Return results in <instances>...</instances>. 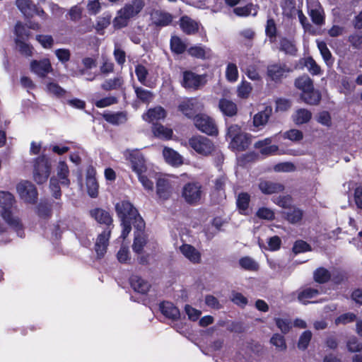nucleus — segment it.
I'll return each instance as SVG.
<instances>
[{"instance_id":"f257e3e1","label":"nucleus","mask_w":362,"mask_h":362,"mask_svg":"<svg viewBox=\"0 0 362 362\" xmlns=\"http://www.w3.org/2000/svg\"><path fill=\"white\" fill-rule=\"evenodd\" d=\"M115 211L122 226H142L145 224L136 209L129 202H117L115 204Z\"/></svg>"},{"instance_id":"f03ea898","label":"nucleus","mask_w":362,"mask_h":362,"mask_svg":"<svg viewBox=\"0 0 362 362\" xmlns=\"http://www.w3.org/2000/svg\"><path fill=\"white\" fill-rule=\"evenodd\" d=\"M144 1L143 0H132L121 8L113 19L114 28L119 29L126 27L131 18L136 16L144 8Z\"/></svg>"},{"instance_id":"7ed1b4c3","label":"nucleus","mask_w":362,"mask_h":362,"mask_svg":"<svg viewBox=\"0 0 362 362\" xmlns=\"http://www.w3.org/2000/svg\"><path fill=\"white\" fill-rule=\"evenodd\" d=\"M15 203L16 199L13 194L7 191H0L1 216L6 223L11 226H18L21 224L20 218L11 210Z\"/></svg>"},{"instance_id":"20e7f679","label":"nucleus","mask_w":362,"mask_h":362,"mask_svg":"<svg viewBox=\"0 0 362 362\" xmlns=\"http://www.w3.org/2000/svg\"><path fill=\"white\" fill-rule=\"evenodd\" d=\"M57 175L50 178L49 188L54 198L59 199L62 195L59 183L68 187L70 184L69 179V170L68 165L64 161H59L57 166Z\"/></svg>"},{"instance_id":"39448f33","label":"nucleus","mask_w":362,"mask_h":362,"mask_svg":"<svg viewBox=\"0 0 362 362\" xmlns=\"http://www.w3.org/2000/svg\"><path fill=\"white\" fill-rule=\"evenodd\" d=\"M227 136L231 140L230 147L236 151L245 150L250 143L248 134L243 132L240 127L237 124L228 127Z\"/></svg>"},{"instance_id":"423d86ee","label":"nucleus","mask_w":362,"mask_h":362,"mask_svg":"<svg viewBox=\"0 0 362 362\" xmlns=\"http://www.w3.org/2000/svg\"><path fill=\"white\" fill-rule=\"evenodd\" d=\"M51 170V164L49 159L45 156L35 159L33 169V179L38 184L47 182Z\"/></svg>"},{"instance_id":"0eeeda50","label":"nucleus","mask_w":362,"mask_h":362,"mask_svg":"<svg viewBox=\"0 0 362 362\" xmlns=\"http://www.w3.org/2000/svg\"><path fill=\"white\" fill-rule=\"evenodd\" d=\"M202 185L198 182L186 183L182 189V197L189 204H198L202 197Z\"/></svg>"},{"instance_id":"6e6552de","label":"nucleus","mask_w":362,"mask_h":362,"mask_svg":"<svg viewBox=\"0 0 362 362\" xmlns=\"http://www.w3.org/2000/svg\"><path fill=\"white\" fill-rule=\"evenodd\" d=\"M16 192L20 198L27 204H34L37 201V191L35 186L28 180H23L16 185Z\"/></svg>"},{"instance_id":"1a4fd4ad","label":"nucleus","mask_w":362,"mask_h":362,"mask_svg":"<svg viewBox=\"0 0 362 362\" xmlns=\"http://www.w3.org/2000/svg\"><path fill=\"white\" fill-rule=\"evenodd\" d=\"M16 6L27 18H33L35 15L46 20L48 17L45 11L31 0H16Z\"/></svg>"},{"instance_id":"9d476101","label":"nucleus","mask_w":362,"mask_h":362,"mask_svg":"<svg viewBox=\"0 0 362 362\" xmlns=\"http://www.w3.org/2000/svg\"><path fill=\"white\" fill-rule=\"evenodd\" d=\"M189 146L198 153L207 156L214 149L213 142L203 136H195L189 139Z\"/></svg>"},{"instance_id":"9b49d317","label":"nucleus","mask_w":362,"mask_h":362,"mask_svg":"<svg viewBox=\"0 0 362 362\" xmlns=\"http://www.w3.org/2000/svg\"><path fill=\"white\" fill-rule=\"evenodd\" d=\"M127 158L131 163L132 170L138 175L147 172L146 160L141 153L134 150L126 153Z\"/></svg>"},{"instance_id":"f8f14e48","label":"nucleus","mask_w":362,"mask_h":362,"mask_svg":"<svg viewBox=\"0 0 362 362\" xmlns=\"http://www.w3.org/2000/svg\"><path fill=\"white\" fill-rule=\"evenodd\" d=\"M194 120L196 127L201 132L209 135L217 134V127L214 120L209 116L206 115H197Z\"/></svg>"},{"instance_id":"ddd939ff","label":"nucleus","mask_w":362,"mask_h":362,"mask_svg":"<svg viewBox=\"0 0 362 362\" xmlns=\"http://www.w3.org/2000/svg\"><path fill=\"white\" fill-rule=\"evenodd\" d=\"M308 8L312 21L317 25H322L325 22V17L324 11L320 4L317 0H310L308 1Z\"/></svg>"},{"instance_id":"4468645a","label":"nucleus","mask_w":362,"mask_h":362,"mask_svg":"<svg viewBox=\"0 0 362 362\" xmlns=\"http://www.w3.org/2000/svg\"><path fill=\"white\" fill-rule=\"evenodd\" d=\"M290 71L285 64L274 63L267 66V76L275 82L280 81Z\"/></svg>"},{"instance_id":"2eb2a0df","label":"nucleus","mask_w":362,"mask_h":362,"mask_svg":"<svg viewBox=\"0 0 362 362\" xmlns=\"http://www.w3.org/2000/svg\"><path fill=\"white\" fill-rule=\"evenodd\" d=\"M111 231L107 228L99 233L95 244V250L98 259H101L106 253Z\"/></svg>"},{"instance_id":"dca6fc26","label":"nucleus","mask_w":362,"mask_h":362,"mask_svg":"<svg viewBox=\"0 0 362 362\" xmlns=\"http://www.w3.org/2000/svg\"><path fill=\"white\" fill-rule=\"evenodd\" d=\"M30 67L32 72L42 78L52 71V66L48 59L33 60L30 62Z\"/></svg>"},{"instance_id":"f3484780","label":"nucleus","mask_w":362,"mask_h":362,"mask_svg":"<svg viewBox=\"0 0 362 362\" xmlns=\"http://www.w3.org/2000/svg\"><path fill=\"white\" fill-rule=\"evenodd\" d=\"M202 107V104L196 98L186 99L179 105V110L188 117H192L195 112L201 110Z\"/></svg>"},{"instance_id":"a211bd4d","label":"nucleus","mask_w":362,"mask_h":362,"mask_svg":"<svg viewBox=\"0 0 362 362\" xmlns=\"http://www.w3.org/2000/svg\"><path fill=\"white\" fill-rule=\"evenodd\" d=\"M203 77L192 71H185L183 73L182 86L186 88L198 89L203 86Z\"/></svg>"},{"instance_id":"6ab92c4d","label":"nucleus","mask_w":362,"mask_h":362,"mask_svg":"<svg viewBox=\"0 0 362 362\" xmlns=\"http://www.w3.org/2000/svg\"><path fill=\"white\" fill-rule=\"evenodd\" d=\"M258 188L262 194L267 195L279 193L284 189V187L281 184L266 180L259 181Z\"/></svg>"},{"instance_id":"aec40b11","label":"nucleus","mask_w":362,"mask_h":362,"mask_svg":"<svg viewBox=\"0 0 362 362\" xmlns=\"http://www.w3.org/2000/svg\"><path fill=\"white\" fill-rule=\"evenodd\" d=\"M156 192L160 199H169L173 192L171 182L166 178H159L156 183Z\"/></svg>"},{"instance_id":"412c9836","label":"nucleus","mask_w":362,"mask_h":362,"mask_svg":"<svg viewBox=\"0 0 362 362\" xmlns=\"http://www.w3.org/2000/svg\"><path fill=\"white\" fill-rule=\"evenodd\" d=\"M182 255L193 264H198L201 261V253L194 246L183 244L179 248Z\"/></svg>"},{"instance_id":"4be33fe9","label":"nucleus","mask_w":362,"mask_h":362,"mask_svg":"<svg viewBox=\"0 0 362 362\" xmlns=\"http://www.w3.org/2000/svg\"><path fill=\"white\" fill-rule=\"evenodd\" d=\"M90 216L94 218L98 224L110 226L113 219L110 214L100 208H95L90 211Z\"/></svg>"},{"instance_id":"5701e85b","label":"nucleus","mask_w":362,"mask_h":362,"mask_svg":"<svg viewBox=\"0 0 362 362\" xmlns=\"http://www.w3.org/2000/svg\"><path fill=\"white\" fill-rule=\"evenodd\" d=\"M95 170L89 168L86 172L87 192L90 197H96L98 194V184L95 177Z\"/></svg>"},{"instance_id":"b1692460","label":"nucleus","mask_w":362,"mask_h":362,"mask_svg":"<svg viewBox=\"0 0 362 362\" xmlns=\"http://www.w3.org/2000/svg\"><path fill=\"white\" fill-rule=\"evenodd\" d=\"M218 108L226 116L233 117L237 114V105L232 100L222 98L219 100Z\"/></svg>"},{"instance_id":"393cba45","label":"nucleus","mask_w":362,"mask_h":362,"mask_svg":"<svg viewBox=\"0 0 362 362\" xmlns=\"http://www.w3.org/2000/svg\"><path fill=\"white\" fill-rule=\"evenodd\" d=\"M163 155L165 161L171 165L179 166L183 163L182 156L170 148L165 147Z\"/></svg>"},{"instance_id":"a878e982","label":"nucleus","mask_w":362,"mask_h":362,"mask_svg":"<svg viewBox=\"0 0 362 362\" xmlns=\"http://www.w3.org/2000/svg\"><path fill=\"white\" fill-rule=\"evenodd\" d=\"M272 141L271 138H266L256 142L255 146L259 148L260 153L263 155H272L278 151L279 148L276 145H271Z\"/></svg>"},{"instance_id":"bb28decb","label":"nucleus","mask_w":362,"mask_h":362,"mask_svg":"<svg viewBox=\"0 0 362 362\" xmlns=\"http://www.w3.org/2000/svg\"><path fill=\"white\" fill-rule=\"evenodd\" d=\"M166 117L165 110L160 106L149 109L148 112L143 115V119L148 122L163 119Z\"/></svg>"},{"instance_id":"cd10ccee","label":"nucleus","mask_w":362,"mask_h":362,"mask_svg":"<svg viewBox=\"0 0 362 362\" xmlns=\"http://www.w3.org/2000/svg\"><path fill=\"white\" fill-rule=\"evenodd\" d=\"M146 243V237L144 230L141 228H136L134 232V241L132 246L133 250L136 253H140Z\"/></svg>"},{"instance_id":"c85d7f7f","label":"nucleus","mask_w":362,"mask_h":362,"mask_svg":"<svg viewBox=\"0 0 362 362\" xmlns=\"http://www.w3.org/2000/svg\"><path fill=\"white\" fill-rule=\"evenodd\" d=\"M161 313L166 317L176 320L180 317V311L177 307H175L170 302H163L160 305Z\"/></svg>"},{"instance_id":"c756f323","label":"nucleus","mask_w":362,"mask_h":362,"mask_svg":"<svg viewBox=\"0 0 362 362\" xmlns=\"http://www.w3.org/2000/svg\"><path fill=\"white\" fill-rule=\"evenodd\" d=\"M130 283L132 288L136 292L142 294L146 293L150 288V284L146 281L138 276H132Z\"/></svg>"},{"instance_id":"7c9ffc66","label":"nucleus","mask_w":362,"mask_h":362,"mask_svg":"<svg viewBox=\"0 0 362 362\" xmlns=\"http://www.w3.org/2000/svg\"><path fill=\"white\" fill-rule=\"evenodd\" d=\"M312 117V113L307 109L297 110L292 115L293 122L297 125L308 123Z\"/></svg>"},{"instance_id":"2f4dec72","label":"nucleus","mask_w":362,"mask_h":362,"mask_svg":"<svg viewBox=\"0 0 362 362\" xmlns=\"http://www.w3.org/2000/svg\"><path fill=\"white\" fill-rule=\"evenodd\" d=\"M151 18L154 24L160 26H165L169 25L172 21L170 14L159 11L152 13Z\"/></svg>"},{"instance_id":"473e14b6","label":"nucleus","mask_w":362,"mask_h":362,"mask_svg":"<svg viewBox=\"0 0 362 362\" xmlns=\"http://www.w3.org/2000/svg\"><path fill=\"white\" fill-rule=\"evenodd\" d=\"M250 201V195L247 192H240L236 198V205L240 213L247 214Z\"/></svg>"},{"instance_id":"72a5a7b5","label":"nucleus","mask_w":362,"mask_h":362,"mask_svg":"<svg viewBox=\"0 0 362 362\" xmlns=\"http://www.w3.org/2000/svg\"><path fill=\"white\" fill-rule=\"evenodd\" d=\"M103 117L107 122L114 125L124 124L127 120V115L125 112L104 114Z\"/></svg>"},{"instance_id":"f704fd0d","label":"nucleus","mask_w":362,"mask_h":362,"mask_svg":"<svg viewBox=\"0 0 362 362\" xmlns=\"http://www.w3.org/2000/svg\"><path fill=\"white\" fill-rule=\"evenodd\" d=\"M271 114L272 108L267 107L264 110L255 115L253 117L254 126L257 127L264 126L267 123Z\"/></svg>"},{"instance_id":"c9c22d12","label":"nucleus","mask_w":362,"mask_h":362,"mask_svg":"<svg viewBox=\"0 0 362 362\" xmlns=\"http://www.w3.org/2000/svg\"><path fill=\"white\" fill-rule=\"evenodd\" d=\"M180 28L185 33L194 34L198 30V24L187 16H184L180 19Z\"/></svg>"},{"instance_id":"e433bc0d","label":"nucleus","mask_w":362,"mask_h":362,"mask_svg":"<svg viewBox=\"0 0 362 362\" xmlns=\"http://www.w3.org/2000/svg\"><path fill=\"white\" fill-rule=\"evenodd\" d=\"M152 132L156 137L162 139H170L173 135V130L160 124H156L152 128Z\"/></svg>"},{"instance_id":"4c0bfd02","label":"nucleus","mask_w":362,"mask_h":362,"mask_svg":"<svg viewBox=\"0 0 362 362\" xmlns=\"http://www.w3.org/2000/svg\"><path fill=\"white\" fill-rule=\"evenodd\" d=\"M302 100L308 105H317L321 100L320 93L313 88L312 90H306L301 94Z\"/></svg>"},{"instance_id":"58836bf2","label":"nucleus","mask_w":362,"mask_h":362,"mask_svg":"<svg viewBox=\"0 0 362 362\" xmlns=\"http://www.w3.org/2000/svg\"><path fill=\"white\" fill-rule=\"evenodd\" d=\"M187 48L186 44L177 36H172L170 39V49L175 54L183 53Z\"/></svg>"},{"instance_id":"ea45409f","label":"nucleus","mask_w":362,"mask_h":362,"mask_svg":"<svg viewBox=\"0 0 362 362\" xmlns=\"http://www.w3.org/2000/svg\"><path fill=\"white\" fill-rule=\"evenodd\" d=\"M124 83L122 77H115L114 78L107 79L101 85V88L105 90H111L119 88Z\"/></svg>"},{"instance_id":"a19ab883","label":"nucleus","mask_w":362,"mask_h":362,"mask_svg":"<svg viewBox=\"0 0 362 362\" xmlns=\"http://www.w3.org/2000/svg\"><path fill=\"white\" fill-rule=\"evenodd\" d=\"M233 12L238 16H247L250 14L255 16L257 12V7L252 4H247L245 6L236 7L233 9Z\"/></svg>"},{"instance_id":"79ce46f5","label":"nucleus","mask_w":362,"mask_h":362,"mask_svg":"<svg viewBox=\"0 0 362 362\" xmlns=\"http://www.w3.org/2000/svg\"><path fill=\"white\" fill-rule=\"evenodd\" d=\"M319 293L318 290L312 288H304L298 293V298L299 301L301 303L306 304L309 302V300L315 298Z\"/></svg>"},{"instance_id":"37998d69","label":"nucleus","mask_w":362,"mask_h":362,"mask_svg":"<svg viewBox=\"0 0 362 362\" xmlns=\"http://www.w3.org/2000/svg\"><path fill=\"white\" fill-rule=\"evenodd\" d=\"M296 86L302 90L303 93L306 90H312L313 82L308 76L304 75L298 78H297L295 81Z\"/></svg>"},{"instance_id":"c03bdc74","label":"nucleus","mask_w":362,"mask_h":362,"mask_svg":"<svg viewBox=\"0 0 362 362\" xmlns=\"http://www.w3.org/2000/svg\"><path fill=\"white\" fill-rule=\"evenodd\" d=\"M239 264L245 270L255 272L259 269L258 263L250 257H242L239 260Z\"/></svg>"},{"instance_id":"a18cd8bd","label":"nucleus","mask_w":362,"mask_h":362,"mask_svg":"<svg viewBox=\"0 0 362 362\" xmlns=\"http://www.w3.org/2000/svg\"><path fill=\"white\" fill-rule=\"evenodd\" d=\"M317 45L320 54L327 65L332 64V54L329 50L327 44L323 41L317 40Z\"/></svg>"},{"instance_id":"49530a36","label":"nucleus","mask_w":362,"mask_h":362,"mask_svg":"<svg viewBox=\"0 0 362 362\" xmlns=\"http://www.w3.org/2000/svg\"><path fill=\"white\" fill-rule=\"evenodd\" d=\"M356 85L348 77H344L341 80L340 92L346 95L354 92Z\"/></svg>"},{"instance_id":"de8ad7c7","label":"nucleus","mask_w":362,"mask_h":362,"mask_svg":"<svg viewBox=\"0 0 362 362\" xmlns=\"http://www.w3.org/2000/svg\"><path fill=\"white\" fill-rule=\"evenodd\" d=\"M280 50L287 54L294 55L297 51L294 42L286 38H283L280 41Z\"/></svg>"},{"instance_id":"09e8293b","label":"nucleus","mask_w":362,"mask_h":362,"mask_svg":"<svg viewBox=\"0 0 362 362\" xmlns=\"http://www.w3.org/2000/svg\"><path fill=\"white\" fill-rule=\"evenodd\" d=\"M226 78L229 82L234 83L238 78V70L235 64L228 63L226 69Z\"/></svg>"},{"instance_id":"8fccbe9b","label":"nucleus","mask_w":362,"mask_h":362,"mask_svg":"<svg viewBox=\"0 0 362 362\" xmlns=\"http://www.w3.org/2000/svg\"><path fill=\"white\" fill-rule=\"evenodd\" d=\"M283 13L288 17H293L298 9L296 8L295 2L293 0H284L281 4Z\"/></svg>"},{"instance_id":"3c124183","label":"nucleus","mask_w":362,"mask_h":362,"mask_svg":"<svg viewBox=\"0 0 362 362\" xmlns=\"http://www.w3.org/2000/svg\"><path fill=\"white\" fill-rule=\"evenodd\" d=\"M134 91L138 99L145 103H148L153 99V93L141 87H134Z\"/></svg>"},{"instance_id":"603ef678","label":"nucleus","mask_w":362,"mask_h":362,"mask_svg":"<svg viewBox=\"0 0 362 362\" xmlns=\"http://www.w3.org/2000/svg\"><path fill=\"white\" fill-rule=\"evenodd\" d=\"M330 277L331 274L329 272L323 267L318 268L314 273L315 281L320 284L328 281Z\"/></svg>"},{"instance_id":"864d4df0","label":"nucleus","mask_w":362,"mask_h":362,"mask_svg":"<svg viewBox=\"0 0 362 362\" xmlns=\"http://www.w3.org/2000/svg\"><path fill=\"white\" fill-rule=\"evenodd\" d=\"M111 16L109 14H104L103 16L98 18L97 23L95 26L96 31L103 34V30L110 25Z\"/></svg>"},{"instance_id":"5fc2aeb1","label":"nucleus","mask_w":362,"mask_h":362,"mask_svg":"<svg viewBox=\"0 0 362 362\" xmlns=\"http://www.w3.org/2000/svg\"><path fill=\"white\" fill-rule=\"evenodd\" d=\"M46 90L49 94L53 95L58 98L64 96L66 93V90L64 88L54 82L48 83L47 84Z\"/></svg>"},{"instance_id":"6e6d98bb","label":"nucleus","mask_w":362,"mask_h":362,"mask_svg":"<svg viewBox=\"0 0 362 362\" xmlns=\"http://www.w3.org/2000/svg\"><path fill=\"white\" fill-rule=\"evenodd\" d=\"M356 320V315L354 313H346L340 315L334 320L336 325H346L354 322Z\"/></svg>"},{"instance_id":"4d7b16f0","label":"nucleus","mask_w":362,"mask_h":362,"mask_svg":"<svg viewBox=\"0 0 362 362\" xmlns=\"http://www.w3.org/2000/svg\"><path fill=\"white\" fill-rule=\"evenodd\" d=\"M255 216L260 219L267 221H272L275 217L274 211L267 207H261L258 209L256 211Z\"/></svg>"},{"instance_id":"13d9d810","label":"nucleus","mask_w":362,"mask_h":362,"mask_svg":"<svg viewBox=\"0 0 362 362\" xmlns=\"http://www.w3.org/2000/svg\"><path fill=\"white\" fill-rule=\"evenodd\" d=\"M252 86L249 82L243 81L237 88L238 96L240 98H247L251 93Z\"/></svg>"},{"instance_id":"bf43d9fd","label":"nucleus","mask_w":362,"mask_h":362,"mask_svg":"<svg viewBox=\"0 0 362 362\" xmlns=\"http://www.w3.org/2000/svg\"><path fill=\"white\" fill-rule=\"evenodd\" d=\"M35 38L45 49L52 48L54 43L53 37L49 35H37Z\"/></svg>"},{"instance_id":"052dcab7","label":"nucleus","mask_w":362,"mask_h":362,"mask_svg":"<svg viewBox=\"0 0 362 362\" xmlns=\"http://www.w3.org/2000/svg\"><path fill=\"white\" fill-rule=\"evenodd\" d=\"M304 65L307 67L308 70L313 75H318L321 73L320 67L311 57H308L304 59Z\"/></svg>"},{"instance_id":"680f3d73","label":"nucleus","mask_w":362,"mask_h":362,"mask_svg":"<svg viewBox=\"0 0 362 362\" xmlns=\"http://www.w3.org/2000/svg\"><path fill=\"white\" fill-rule=\"evenodd\" d=\"M273 202L279 206L285 209L291 206L293 203L292 198L289 195L279 196L276 198H274Z\"/></svg>"},{"instance_id":"e2e57ef3","label":"nucleus","mask_w":362,"mask_h":362,"mask_svg":"<svg viewBox=\"0 0 362 362\" xmlns=\"http://www.w3.org/2000/svg\"><path fill=\"white\" fill-rule=\"evenodd\" d=\"M135 74L138 81L145 85L148 74L147 69L142 64H137L135 67Z\"/></svg>"},{"instance_id":"0e129e2a","label":"nucleus","mask_w":362,"mask_h":362,"mask_svg":"<svg viewBox=\"0 0 362 362\" xmlns=\"http://www.w3.org/2000/svg\"><path fill=\"white\" fill-rule=\"evenodd\" d=\"M113 55L116 62L121 66H122L126 62V53L125 52L117 45L115 46Z\"/></svg>"},{"instance_id":"69168bd1","label":"nucleus","mask_w":362,"mask_h":362,"mask_svg":"<svg viewBox=\"0 0 362 362\" xmlns=\"http://www.w3.org/2000/svg\"><path fill=\"white\" fill-rule=\"evenodd\" d=\"M303 217V211L298 209H293L287 214L286 218L292 224L298 223Z\"/></svg>"},{"instance_id":"338daca9","label":"nucleus","mask_w":362,"mask_h":362,"mask_svg":"<svg viewBox=\"0 0 362 362\" xmlns=\"http://www.w3.org/2000/svg\"><path fill=\"white\" fill-rule=\"evenodd\" d=\"M271 343L281 351L286 349V344L284 337L279 334H275L271 338Z\"/></svg>"},{"instance_id":"774afa93","label":"nucleus","mask_w":362,"mask_h":362,"mask_svg":"<svg viewBox=\"0 0 362 362\" xmlns=\"http://www.w3.org/2000/svg\"><path fill=\"white\" fill-rule=\"evenodd\" d=\"M284 137L292 141H298L303 139V134L301 131L293 129L286 132L284 134Z\"/></svg>"}]
</instances>
